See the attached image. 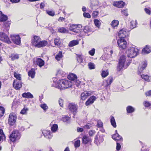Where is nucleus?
I'll list each match as a JSON object with an SVG mask.
<instances>
[{
  "instance_id": "46",
  "label": "nucleus",
  "mask_w": 151,
  "mask_h": 151,
  "mask_svg": "<svg viewBox=\"0 0 151 151\" xmlns=\"http://www.w3.org/2000/svg\"><path fill=\"white\" fill-rule=\"evenodd\" d=\"M88 66L90 69H94L95 68V65L92 63H89L88 64Z\"/></svg>"
},
{
  "instance_id": "1",
  "label": "nucleus",
  "mask_w": 151,
  "mask_h": 151,
  "mask_svg": "<svg viewBox=\"0 0 151 151\" xmlns=\"http://www.w3.org/2000/svg\"><path fill=\"white\" fill-rule=\"evenodd\" d=\"M131 61H126V57L122 56L120 58L118 66L117 67V71H119L123 68L126 69L128 66L131 63Z\"/></svg>"
},
{
  "instance_id": "57",
  "label": "nucleus",
  "mask_w": 151,
  "mask_h": 151,
  "mask_svg": "<svg viewBox=\"0 0 151 151\" xmlns=\"http://www.w3.org/2000/svg\"><path fill=\"white\" fill-rule=\"evenodd\" d=\"M98 14L99 12L98 11H94L92 14V16L93 17H96Z\"/></svg>"
},
{
  "instance_id": "8",
  "label": "nucleus",
  "mask_w": 151,
  "mask_h": 151,
  "mask_svg": "<svg viewBox=\"0 0 151 151\" xmlns=\"http://www.w3.org/2000/svg\"><path fill=\"white\" fill-rule=\"evenodd\" d=\"M0 40L8 44L11 43L7 35L3 32H0Z\"/></svg>"
},
{
  "instance_id": "24",
  "label": "nucleus",
  "mask_w": 151,
  "mask_h": 151,
  "mask_svg": "<svg viewBox=\"0 0 151 151\" xmlns=\"http://www.w3.org/2000/svg\"><path fill=\"white\" fill-rule=\"evenodd\" d=\"M112 138L115 140H123V138L118 133L115 134L112 136Z\"/></svg>"
},
{
  "instance_id": "59",
  "label": "nucleus",
  "mask_w": 151,
  "mask_h": 151,
  "mask_svg": "<svg viewBox=\"0 0 151 151\" xmlns=\"http://www.w3.org/2000/svg\"><path fill=\"white\" fill-rule=\"evenodd\" d=\"M63 100L61 99H59L58 102L60 106L63 107Z\"/></svg>"
},
{
  "instance_id": "33",
  "label": "nucleus",
  "mask_w": 151,
  "mask_h": 151,
  "mask_svg": "<svg viewBox=\"0 0 151 151\" xmlns=\"http://www.w3.org/2000/svg\"><path fill=\"white\" fill-rule=\"evenodd\" d=\"M127 112L130 113L133 112L134 111V109L131 106H128L127 108Z\"/></svg>"
},
{
  "instance_id": "31",
  "label": "nucleus",
  "mask_w": 151,
  "mask_h": 151,
  "mask_svg": "<svg viewBox=\"0 0 151 151\" xmlns=\"http://www.w3.org/2000/svg\"><path fill=\"white\" fill-rule=\"evenodd\" d=\"M63 55L61 51H59L58 54L55 56V58L58 61L60 60V59L63 57Z\"/></svg>"
},
{
  "instance_id": "23",
  "label": "nucleus",
  "mask_w": 151,
  "mask_h": 151,
  "mask_svg": "<svg viewBox=\"0 0 151 151\" xmlns=\"http://www.w3.org/2000/svg\"><path fill=\"white\" fill-rule=\"evenodd\" d=\"M91 141V139L89 137L86 135H84L83 136L82 138V142L84 144H86L88 142Z\"/></svg>"
},
{
  "instance_id": "32",
  "label": "nucleus",
  "mask_w": 151,
  "mask_h": 151,
  "mask_svg": "<svg viewBox=\"0 0 151 151\" xmlns=\"http://www.w3.org/2000/svg\"><path fill=\"white\" fill-rule=\"evenodd\" d=\"M110 122L111 125L114 127H116V124L115 121L114 117L113 116L111 117Z\"/></svg>"
},
{
  "instance_id": "38",
  "label": "nucleus",
  "mask_w": 151,
  "mask_h": 151,
  "mask_svg": "<svg viewBox=\"0 0 151 151\" xmlns=\"http://www.w3.org/2000/svg\"><path fill=\"white\" fill-rule=\"evenodd\" d=\"M58 32L61 33H65L68 32L67 30L64 27L60 28L58 29Z\"/></svg>"
},
{
  "instance_id": "10",
  "label": "nucleus",
  "mask_w": 151,
  "mask_h": 151,
  "mask_svg": "<svg viewBox=\"0 0 151 151\" xmlns=\"http://www.w3.org/2000/svg\"><path fill=\"white\" fill-rule=\"evenodd\" d=\"M128 31H127L125 29H121L118 33V36L120 38H125L128 35Z\"/></svg>"
},
{
  "instance_id": "56",
  "label": "nucleus",
  "mask_w": 151,
  "mask_h": 151,
  "mask_svg": "<svg viewBox=\"0 0 151 151\" xmlns=\"http://www.w3.org/2000/svg\"><path fill=\"white\" fill-rule=\"evenodd\" d=\"M91 127V125L90 124H88L84 126L83 128L85 129H89Z\"/></svg>"
},
{
  "instance_id": "30",
  "label": "nucleus",
  "mask_w": 151,
  "mask_h": 151,
  "mask_svg": "<svg viewBox=\"0 0 151 151\" xmlns=\"http://www.w3.org/2000/svg\"><path fill=\"white\" fill-rule=\"evenodd\" d=\"M9 57L11 58V60H12L18 59L19 58V55L18 54L14 53L11 54L9 56Z\"/></svg>"
},
{
  "instance_id": "61",
  "label": "nucleus",
  "mask_w": 151,
  "mask_h": 151,
  "mask_svg": "<svg viewBox=\"0 0 151 151\" xmlns=\"http://www.w3.org/2000/svg\"><path fill=\"white\" fill-rule=\"evenodd\" d=\"M122 14H124L126 16H127L128 15V14L127 12V10H122Z\"/></svg>"
},
{
  "instance_id": "42",
  "label": "nucleus",
  "mask_w": 151,
  "mask_h": 151,
  "mask_svg": "<svg viewBox=\"0 0 151 151\" xmlns=\"http://www.w3.org/2000/svg\"><path fill=\"white\" fill-rule=\"evenodd\" d=\"M94 22L95 25L98 27L99 28L100 26L101 22L97 19H95L94 20Z\"/></svg>"
},
{
  "instance_id": "26",
  "label": "nucleus",
  "mask_w": 151,
  "mask_h": 151,
  "mask_svg": "<svg viewBox=\"0 0 151 151\" xmlns=\"http://www.w3.org/2000/svg\"><path fill=\"white\" fill-rule=\"evenodd\" d=\"M7 19V16L3 14L2 12L0 11V21L5 22Z\"/></svg>"
},
{
  "instance_id": "40",
  "label": "nucleus",
  "mask_w": 151,
  "mask_h": 151,
  "mask_svg": "<svg viewBox=\"0 0 151 151\" xmlns=\"http://www.w3.org/2000/svg\"><path fill=\"white\" fill-rule=\"evenodd\" d=\"M62 120L64 122L69 123L70 121V118L68 116H65L63 117Z\"/></svg>"
},
{
  "instance_id": "36",
  "label": "nucleus",
  "mask_w": 151,
  "mask_h": 151,
  "mask_svg": "<svg viewBox=\"0 0 151 151\" xmlns=\"http://www.w3.org/2000/svg\"><path fill=\"white\" fill-rule=\"evenodd\" d=\"M142 78L145 81H150L149 76L147 75H141Z\"/></svg>"
},
{
  "instance_id": "44",
  "label": "nucleus",
  "mask_w": 151,
  "mask_h": 151,
  "mask_svg": "<svg viewBox=\"0 0 151 151\" xmlns=\"http://www.w3.org/2000/svg\"><path fill=\"white\" fill-rule=\"evenodd\" d=\"M54 42L55 45L58 46L60 45L61 43V41H60L59 38H56L54 40Z\"/></svg>"
},
{
  "instance_id": "34",
  "label": "nucleus",
  "mask_w": 151,
  "mask_h": 151,
  "mask_svg": "<svg viewBox=\"0 0 151 151\" xmlns=\"http://www.w3.org/2000/svg\"><path fill=\"white\" fill-rule=\"evenodd\" d=\"M83 31L85 33H88L91 31L92 29L90 27L88 26H85L83 29Z\"/></svg>"
},
{
  "instance_id": "4",
  "label": "nucleus",
  "mask_w": 151,
  "mask_h": 151,
  "mask_svg": "<svg viewBox=\"0 0 151 151\" xmlns=\"http://www.w3.org/2000/svg\"><path fill=\"white\" fill-rule=\"evenodd\" d=\"M127 56L131 58H133L136 56L138 54L137 49L133 47H130L126 51Z\"/></svg>"
},
{
  "instance_id": "18",
  "label": "nucleus",
  "mask_w": 151,
  "mask_h": 151,
  "mask_svg": "<svg viewBox=\"0 0 151 151\" xmlns=\"http://www.w3.org/2000/svg\"><path fill=\"white\" fill-rule=\"evenodd\" d=\"M125 3L122 1H119L114 2L113 5L119 8H121L124 7Z\"/></svg>"
},
{
  "instance_id": "11",
  "label": "nucleus",
  "mask_w": 151,
  "mask_h": 151,
  "mask_svg": "<svg viewBox=\"0 0 151 151\" xmlns=\"http://www.w3.org/2000/svg\"><path fill=\"white\" fill-rule=\"evenodd\" d=\"M11 37L12 40L15 44L19 45L20 44V38L19 35H11Z\"/></svg>"
},
{
  "instance_id": "54",
  "label": "nucleus",
  "mask_w": 151,
  "mask_h": 151,
  "mask_svg": "<svg viewBox=\"0 0 151 151\" xmlns=\"http://www.w3.org/2000/svg\"><path fill=\"white\" fill-rule=\"evenodd\" d=\"M77 60L79 63H82L83 62V59L81 56H78L77 58Z\"/></svg>"
},
{
  "instance_id": "19",
  "label": "nucleus",
  "mask_w": 151,
  "mask_h": 151,
  "mask_svg": "<svg viewBox=\"0 0 151 151\" xmlns=\"http://www.w3.org/2000/svg\"><path fill=\"white\" fill-rule=\"evenodd\" d=\"M96 99V97L94 96H93L90 97V98L86 102V105H89L90 104H93Z\"/></svg>"
},
{
  "instance_id": "60",
  "label": "nucleus",
  "mask_w": 151,
  "mask_h": 151,
  "mask_svg": "<svg viewBox=\"0 0 151 151\" xmlns=\"http://www.w3.org/2000/svg\"><path fill=\"white\" fill-rule=\"evenodd\" d=\"M121 148V145L120 144L118 143H116V150L118 151H119Z\"/></svg>"
},
{
  "instance_id": "55",
  "label": "nucleus",
  "mask_w": 151,
  "mask_h": 151,
  "mask_svg": "<svg viewBox=\"0 0 151 151\" xmlns=\"http://www.w3.org/2000/svg\"><path fill=\"white\" fill-rule=\"evenodd\" d=\"M95 50L94 48H93L92 50L89 52V53L91 56H93L95 53Z\"/></svg>"
},
{
  "instance_id": "63",
  "label": "nucleus",
  "mask_w": 151,
  "mask_h": 151,
  "mask_svg": "<svg viewBox=\"0 0 151 151\" xmlns=\"http://www.w3.org/2000/svg\"><path fill=\"white\" fill-rule=\"evenodd\" d=\"M97 126L98 127H102L103 126V123L101 122H98Z\"/></svg>"
},
{
  "instance_id": "49",
  "label": "nucleus",
  "mask_w": 151,
  "mask_h": 151,
  "mask_svg": "<svg viewBox=\"0 0 151 151\" xmlns=\"http://www.w3.org/2000/svg\"><path fill=\"white\" fill-rule=\"evenodd\" d=\"M136 21H132L131 22V27L132 29H133L136 26L137 24Z\"/></svg>"
},
{
  "instance_id": "15",
  "label": "nucleus",
  "mask_w": 151,
  "mask_h": 151,
  "mask_svg": "<svg viewBox=\"0 0 151 151\" xmlns=\"http://www.w3.org/2000/svg\"><path fill=\"white\" fill-rule=\"evenodd\" d=\"M68 108L71 112H76L77 109V106L73 104H70L68 106Z\"/></svg>"
},
{
  "instance_id": "16",
  "label": "nucleus",
  "mask_w": 151,
  "mask_h": 151,
  "mask_svg": "<svg viewBox=\"0 0 151 151\" xmlns=\"http://www.w3.org/2000/svg\"><path fill=\"white\" fill-rule=\"evenodd\" d=\"M104 140L103 137L101 135L99 136V139H98V133L96 135L95 138L94 143L97 145L99 144V143H100L102 142Z\"/></svg>"
},
{
  "instance_id": "64",
  "label": "nucleus",
  "mask_w": 151,
  "mask_h": 151,
  "mask_svg": "<svg viewBox=\"0 0 151 151\" xmlns=\"http://www.w3.org/2000/svg\"><path fill=\"white\" fill-rule=\"evenodd\" d=\"M145 95L146 96H151V90L145 93Z\"/></svg>"
},
{
  "instance_id": "51",
  "label": "nucleus",
  "mask_w": 151,
  "mask_h": 151,
  "mask_svg": "<svg viewBox=\"0 0 151 151\" xmlns=\"http://www.w3.org/2000/svg\"><path fill=\"white\" fill-rule=\"evenodd\" d=\"M96 132L94 130H90L89 131L88 134L90 137H93L95 134Z\"/></svg>"
},
{
  "instance_id": "13",
  "label": "nucleus",
  "mask_w": 151,
  "mask_h": 151,
  "mask_svg": "<svg viewBox=\"0 0 151 151\" xmlns=\"http://www.w3.org/2000/svg\"><path fill=\"white\" fill-rule=\"evenodd\" d=\"M22 86V83L17 80H14L13 83L14 87L16 90H19Z\"/></svg>"
},
{
  "instance_id": "12",
  "label": "nucleus",
  "mask_w": 151,
  "mask_h": 151,
  "mask_svg": "<svg viewBox=\"0 0 151 151\" xmlns=\"http://www.w3.org/2000/svg\"><path fill=\"white\" fill-rule=\"evenodd\" d=\"M17 116L15 114H10L9 116V123L11 125H13L16 121Z\"/></svg>"
},
{
  "instance_id": "41",
  "label": "nucleus",
  "mask_w": 151,
  "mask_h": 151,
  "mask_svg": "<svg viewBox=\"0 0 151 151\" xmlns=\"http://www.w3.org/2000/svg\"><path fill=\"white\" fill-rule=\"evenodd\" d=\"M5 112L4 108L1 106H0V118L2 117L4 115Z\"/></svg>"
},
{
  "instance_id": "3",
  "label": "nucleus",
  "mask_w": 151,
  "mask_h": 151,
  "mask_svg": "<svg viewBox=\"0 0 151 151\" xmlns=\"http://www.w3.org/2000/svg\"><path fill=\"white\" fill-rule=\"evenodd\" d=\"M58 87L61 90H64L69 88L72 86V82L65 80H60L58 81Z\"/></svg>"
},
{
  "instance_id": "5",
  "label": "nucleus",
  "mask_w": 151,
  "mask_h": 151,
  "mask_svg": "<svg viewBox=\"0 0 151 151\" xmlns=\"http://www.w3.org/2000/svg\"><path fill=\"white\" fill-rule=\"evenodd\" d=\"M21 137L20 133L17 131H14L10 134L9 138L11 141L14 142L19 139Z\"/></svg>"
},
{
  "instance_id": "37",
  "label": "nucleus",
  "mask_w": 151,
  "mask_h": 151,
  "mask_svg": "<svg viewBox=\"0 0 151 151\" xmlns=\"http://www.w3.org/2000/svg\"><path fill=\"white\" fill-rule=\"evenodd\" d=\"M10 24V22L9 21H6L5 22H4V25L6 27V29L7 31H8L9 30V27Z\"/></svg>"
},
{
  "instance_id": "21",
  "label": "nucleus",
  "mask_w": 151,
  "mask_h": 151,
  "mask_svg": "<svg viewBox=\"0 0 151 151\" xmlns=\"http://www.w3.org/2000/svg\"><path fill=\"white\" fill-rule=\"evenodd\" d=\"M151 52V47L149 45H147L144 48L142 51V53L143 54H148Z\"/></svg>"
},
{
  "instance_id": "25",
  "label": "nucleus",
  "mask_w": 151,
  "mask_h": 151,
  "mask_svg": "<svg viewBox=\"0 0 151 151\" xmlns=\"http://www.w3.org/2000/svg\"><path fill=\"white\" fill-rule=\"evenodd\" d=\"M42 133L44 136L47 138L50 139L52 137V136L50 134V131H47V130H43L42 132Z\"/></svg>"
},
{
  "instance_id": "50",
  "label": "nucleus",
  "mask_w": 151,
  "mask_h": 151,
  "mask_svg": "<svg viewBox=\"0 0 151 151\" xmlns=\"http://www.w3.org/2000/svg\"><path fill=\"white\" fill-rule=\"evenodd\" d=\"M47 13L50 16H54L55 15V12L53 11H46Z\"/></svg>"
},
{
  "instance_id": "58",
  "label": "nucleus",
  "mask_w": 151,
  "mask_h": 151,
  "mask_svg": "<svg viewBox=\"0 0 151 151\" xmlns=\"http://www.w3.org/2000/svg\"><path fill=\"white\" fill-rule=\"evenodd\" d=\"M83 16L84 17L88 18H90L91 15L88 13H86L84 12L83 14Z\"/></svg>"
},
{
  "instance_id": "29",
  "label": "nucleus",
  "mask_w": 151,
  "mask_h": 151,
  "mask_svg": "<svg viewBox=\"0 0 151 151\" xmlns=\"http://www.w3.org/2000/svg\"><path fill=\"white\" fill-rule=\"evenodd\" d=\"M35 70L34 69H32L28 72V75L32 78H33L35 74Z\"/></svg>"
},
{
  "instance_id": "35",
  "label": "nucleus",
  "mask_w": 151,
  "mask_h": 151,
  "mask_svg": "<svg viewBox=\"0 0 151 151\" xmlns=\"http://www.w3.org/2000/svg\"><path fill=\"white\" fill-rule=\"evenodd\" d=\"M119 24V21L116 20H113L111 22V25L113 28H115L117 27Z\"/></svg>"
},
{
  "instance_id": "52",
  "label": "nucleus",
  "mask_w": 151,
  "mask_h": 151,
  "mask_svg": "<svg viewBox=\"0 0 151 151\" xmlns=\"http://www.w3.org/2000/svg\"><path fill=\"white\" fill-rule=\"evenodd\" d=\"M3 137H5V135L3 133V130L0 129V141L3 139Z\"/></svg>"
},
{
  "instance_id": "14",
  "label": "nucleus",
  "mask_w": 151,
  "mask_h": 151,
  "mask_svg": "<svg viewBox=\"0 0 151 151\" xmlns=\"http://www.w3.org/2000/svg\"><path fill=\"white\" fill-rule=\"evenodd\" d=\"M91 92L90 91H85L81 95V99L83 100H85L88 97L91 95Z\"/></svg>"
},
{
  "instance_id": "22",
  "label": "nucleus",
  "mask_w": 151,
  "mask_h": 151,
  "mask_svg": "<svg viewBox=\"0 0 151 151\" xmlns=\"http://www.w3.org/2000/svg\"><path fill=\"white\" fill-rule=\"evenodd\" d=\"M36 64L39 67H41L44 65L45 62L44 60L40 58H37L35 61Z\"/></svg>"
},
{
  "instance_id": "17",
  "label": "nucleus",
  "mask_w": 151,
  "mask_h": 151,
  "mask_svg": "<svg viewBox=\"0 0 151 151\" xmlns=\"http://www.w3.org/2000/svg\"><path fill=\"white\" fill-rule=\"evenodd\" d=\"M147 63L146 61H143L141 63L140 66L138 67V71L140 73L142 72L143 70L147 66Z\"/></svg>"
},
{
  "instance_id": "20",
  "label": "nucleus",
  "mask_w": 151,
  "mask_h": 151,
  "mask_svg": "<svg viewBox=\"0 0 151 151\" xmlns=\"http://www.w3.org/2000/svg\"><path fill=\"white\" fill-rule=\"evenodd\" d=\"M91 3V7L92 9H95L98 7L99 1V0H90Z\"/></svg>"
},
{
  "instance_id": "28",
  "label": "nucleus",
  "mask_w": 151,
  "mask_h": 151,
  "mask_svg": "<svg viewBox=\"0 0 151 151\" xmlns=\"http://www.w3.org/2000/svg\"><path fill=\"white\" fill-rule=\"evenodd\" d=\"M79 43L78 41L77 40H73L71 41L69 43L68 46L71 47L76 45H78Z\"/></svg>"
},
{
  "instance_id": "62",
  "label": "nucleus",
  "mask_w": 151,
  "mask_h": 151,
  "mask_svg": "<svg viewBox=\"0 0 151 151\" xmlns=\"http://www.w3.org/2000/svg\"><path fill=\"white\" fill-rule=\"evenodd\" d=\"M27 109H25V108L23 109L22 110H21L20 113L22 114H25L27 110Z\"/></svg>"
},
{
  "instance_id": "43",
  "label": "nucleus",
  "mask_w": 151,
  "mask_h": 151,
  "mask_svg": "<svg viewBox=\"0 0 151 151\" xmlns=\"http://www.w3.org/2000/svg\"><path fill=\"white\" fill-rule=\"evenodd\" d=\"M40 107L44 111H46L48 109V107L45 104H42L40 105Z\"/></svg>"
},
{
  "instance_id": "6",
  "label": "nucleus",
  "mask_w": 151,
  "mask_h": 151,
  "mask_svg": "<svg viewBox=\"0 0 151 151\" xmlns=\"http://www.w3.org/2000/svg\"><path fill=\"white\" fill-rule=\"evenodd\" d=\"M117 44L120 49H124L127 47V42L123 38H119L117 41Z\"/></svg>"
},
{
  "instance_id": "27",
  "label": "nucleus",
  "mask_w": 151,
  "mask_h": 151,
  "mask_svg": "<svg viewBox=\"0 0 151 151\" xmlns=\"http://www.w3.org/2000/svg\"><path fill=\"white\" fill-rule=\"evenodd\" d=\"M22 96L23 97L27 99L32 98L33 97V95L29 92L24 93L22 94Z\"/></svg>"
},
{
  "instance_id": "9",
  "label": "nucleus",
  "mask_w": 151,
  "mask_h": 151,
  "mask_svg": "<svg viewBox=\"0 0 151 151\" xmlns=\"http://www.w3.org/2000/svg\"><path fill=\"white\" fill-rule=\"evenodd\" d=\"M81 27V25L73 24L70 26L69 29L70 30L76 33H78L80 32V28Z\"/></svg>"
},
{
  "instance_id": "2",
  "label": "nucleus",
  "mask_w": 151,
  "mask_h": 151,
  "mask_svg": "<svg viewBox=\"0 0 151 151\" xmlns=\"http://www.w3.org/2000/svg\"><path fill=\"white\" fill-rule=\"evenodd\" d=\"M32 43L36 47L40 48L45 47L47 44V42L45 40H41V39L39 36H35L32 40Z\"/></svg>"
},
{
  "instance_id": "39",
  "label": "nucleus",
  "mask_w": 151,
  "mask_h": 151,
  "mask_svg": "<svg viewBox=\"0 0 151 151\" xmlns=\"http://www.w3.org/2000/svg\"><path fill=\"white\" fill-rule=\"evenodd\" d=\"M58 128V126L57 124H54L51 127V130L53 132H55L56 131Z\"/></svg>"
},
{
  "instance_id": "45",
  "label": "nucleus",
  "mask_w": 151,
  "mask_h": 151,
  "mask_svg": "<svg viewBox=\"0 0 151 151\" xmlns=\"http://www.w3.org/2000/svg\"><path fill=\"white\" fill-rule=\"evenodd\" d=\"M109 74V72L107 70L103 71L101 73V76L102 77L105 78Z\"/></svg>"
},
{
  "instance_id": "53",
  "label": "nucleus",
  "mask_w": 151,
  "mask_h": 151,
  "mask_svg": "<svg viewBox=\"0 0 151 151\" xmlns=\"http://www.w3.org/2000/svg\"><path fill=\"white\" fill-rule=\"evenodd\" d=\"M80 145V140H78L75 141L74 143V145L75 147H78Z\"/></svg>"
},
{
  "instance_id": "7",
  "label": "nucleus",
  "mask_w": 151,
  "mask_h": 151,
  "mask_svg": "<svg viewBox=\"0 0 151 151\" xmlns=\"http://www.w3.org/2000/svg\"><path fill=\"white\" fill-rule=\"evenodd\" d=\"M68 78L69 80L73 81L77 86H78L80 84V81H77V76L74 74L70 73L68 76Z\"/></svg>"
},
{
  "instance_id": "47",
  "label": "nucleus",
  "mask_w": 151,
  "mask_h": 151,
  "mask_svg": "<svg viewBox=\"0 0 151 151\" xmlns=\"http://www.w3.org/2000/svg\"><path fill=\"white\" fill-rule=\"evenodd\" d=\"M14 77L19 80H21V76L20 74H18L16 72L14 73Z\"/></svg>"
},
{
  "instance_id": "48",
  "label": "nucleus",
  "mask_w": 151,
  "mask_h": 151,
  "mask_svg": "<svg viewBox=\"0 0 151 151\" xmlns=\"http://www.w3.org/2000/svg\"><path fill=\"white\" fill-rule=\"evenodd\" d=\"M113 80V79L112 77H109L106 81L108 85H110L112 82Z\"/></svg>"
}]
</instances>
